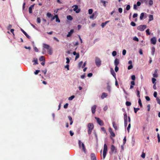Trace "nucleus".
Wrapping results in <instances>:
<instances>
[{"mask_svg":"<svg viewBox=\"0 0 160 160\" xmlns=\"http://www.w3.org/2000/svg\"><path fill=\"white\" fill-rule=\"evenodd\" d=\"M88 134L90 135L91 133L92 130L94 128V125L92 123H89L88 124Z\"/></svg>","mask_w":160,"mask_h":160,"instance_id":"nucleus-1","label":"nucleus"},{"mask_svg":"<svg viewBox=\"0 0 160 160\" xmlns=\"http://www.w3.org/2000/svg\"><path fill=\"white\" fill-rule=\"evenodd\" d=\"M95 63L96 65L98 67H99L101 65L102 61L100 58L98 57H96L95 58Z\"/></svg>","mask_w":160,"mask_h":160,"instance_id":"nucleus-2","label":"nucleus"},{"mask_svg":"<svg viewBox=\"0 0 160 160\" xmlns=\"http://www.w3.org/2000/svg\"><path fill=\"white\" fill-rule=\"evenodd\" d=\"M107 146L106 144H104V148L103 151V159H104L105 158L107 151Z\"/></svg>","mask_w":160,"mask_h":160,"instance_id":"nucleus-3","label":"nucleus"},{"mask_svg":"<svg viewBox=\"0 0 160 160\" xmlns=\"http://www.w3.org/2000/svg\"><path fill=\"white\" fill-rule=\"evenodd\" d=\"M95 118L96 120L98 123L101 126L104 125L103 121L101 120L99 118L95 117Z\"/></svg>","mask_w":160,"mask_h":160,"instance_id":"nucleus-4","label":"nucleus"},{"mask_svg":"<svg viewBox=\"0 0 160 160\" xmlns=\"http://www.w3.org/2000/svg\"><path fill=\"white\" fill-rule=\"evenodd\" d=\"M74 7L73 8V11L76 12L77 13H79L80 11V9H78V7L77 5H74L72 7Z\"/></svg>","mask_w":160,"mask_h":160,"instance_id":"nucleus-5","label":"nucleus"},{"mask_svg":"<svg viewBox=\"0 0 160 160\" xmlns=\"http://www.w3.org/2000/svg\"><path fill=\"white\" fill-rule=\"evenodd\" d=\"M146 25H141L138 27L137 29L138 30H144L146 28Z\"/></svg>","mask_w":160,"mask_h":160,"instance_id":"nucleus-6","label":"nucleus"},{"mask_svg":"<svg viewBox=\"0 0 160 160\" xmlns=\"http://www.w3.org/2000/svg\"><path fill=\"white\" fill-rule=\"evenodd\" d=\"M111 151L112 152L116 153L117 152V149L115 148V147L113 145H112L111 148Z\"/></svg>","mask_w":160,"mask_h":160,"instance_id":"nucleus-7","label":"nucleus"},{"mask_svg":"<svg viewBox=\"0 0 160 160\" xmlns=\"http://www.w3.org/2000/svg\"><path fill=\"white\" fill-rule=\"evenodd\" d=\"M55 18H56V22H60V20L58 18V16L57 15H55V16H54L52 18H51V20L52 21L54 20Z\"/></svg>","mask_w":160,"mask_h":160,"instance_id":"nucleus-8","label":"nucleus"},{"mask_svg":"<svg viewBox=\"0 0 160 160\" xmlns=\"http://www.w3.org/2000/svg\"><path fill=\"white\" fill-rule=\"evenodd\" d=\"M109 132H110L111 136L114 137L115 136V133L113 132L112 129L111 128H109Z\"/></svg>","mask_w":160,"mask_h":160,"instance_id":"nucleus-9","label":"nucleus"},{"mask_svg":"<svg viewBox=\"0 0 160 160\" xmlns=\"http://www.w3.org/2000/svg\"><path fill=\"white\" fill-rule=\"evenodd\" d=\"M97 108V106L94 105L91 108V110L92 113L94 114L96 112V109Z\"/></svg>","mask_w":160,"mask_h":160,"instance_id":"nucleus-10","label":"nucleus"},{"mask_svg":"<svg viewBox=\"0 0 160 160\" xmlns=\"http://www.w3.org/2000/svg\"><path fill=\"white\" fill-rule=\"evenodd\" d=\"M156 39L155 37L151 39V43L153 44H155L156 42Z\"/></svg>","mask_w":160,"mask_h":160,"instance_id":"nucleus-11","label":"nucleus"},{"mask_svg":"<svg viewBox=\"0 0 160 160\" xmlns=\"http://www.w3.org/2000/svg\"><path fill=\"white\" fill-rule=\"evenodd\" d=\"M91 157L92 160H96V157L94 153H92L91 154Z\"/></svg>","mask_w":160,"mask_h":160,"instance_id":"nucleus-12","label":"nucleus"},{"mask_svg":"<svg viewBox=\"0 0 160 160\" xmlns=\"http://www.w3.org/2000/svg\"><path fill=\"white\" fill-rule=\"evenodd\" d=\"M119 64V61L118 59L116 58L114 62V64L115 66H118Z\"/></svg>","mask_w":160,"mask_h":160,"instance_id":"nucleus-13","label":"nucleus"},{"mask_svg":"<svg viewBox=\"0 0 160 160\" xmlns=\"http://www.w3.org/2000/svg\"><path fill=\"white\" fill-rule=\"evenodd\" d=\"M109 21H107L104 22H102V23L101 24V26L102 28H104L107 24L109 22Z\"/></svg>","mask_w":160,"mask_h":160,"instance_id":"nucleus-14","label":"nucleus"},{"mask_svg":"<svg viewBox=\"0 0 160 160\" xmlns=\"http://www.w3.org/2000/svg\"><path fill=\"white\" fill-rule=\"evenodd\" d=\"M32 62H34L33 65H36L38 64V60L37 58H34L33 60L32 61Z\"/></svg>","mask_w":160,"mask_h":160,"instance_id":"nucleus-15","label":"nucleus"},{"mask_svg":"<svg viewBox=\"0 0 160 160\" xmlns=\"http://www.w3.org/2000/svg\"><path fill=\"white\" fill-rule=\"evenodd\" d=\"M107 96V93L105 92H103L102 93V96H101V98L102 99H103L104 98H106Z\"/></svg>","mask_w":160,"mask_h":160,"instance_id":"nucleus-16","label":"nucleus"},{"mask_svg":"<svg viewBox=\"0 0 160 160\" xmlns=\"http://www.w3.org/2000/svg\"><path fill=\"white\" fill-rule=\"evenodd\" d=\"M81 148H82V151L85 153L86 152V149L84 143H82Z\"/></svg>","mask_w":160,"mask_h":160,"instance_id":"nucleus-17","label":"nucleus"},{"mask_svg":"<svg viewBox=\"0 0 160 160\" xmlns=\"http://www.w3.org/2000/svg\"><path fill=\"white\" fill-rule=\"evenodd\" d=\"M43 47L47 50L49 49L50 48V47L49 45L45 43L43 44Z\"/></svg>","mask_w":160,"mask_h":160,"instance_id":"nucleus-18","label":"nucleus"},{"mask_svg":"<svg viewBox=\"0 0 160 160\" xmlns=\"http://www.w3.org/2000/svg\"><path fill=\"white\" fill-rule=\"evenodd\" d=\"M34 4L31 5L29 8V12L30 13H32V9L33 8Z\"/></svg>","mask_w":160,"mask_h":160,"instance_id":"nucleus-19","label":"nucleus"},{"mask_svg":"<svg viewBox=\"0 0 160 160\" xmlns=\"http://www.w3.org/2000/svg\"><path fill=\"white\" fill-rule=\"evenodd\" d=\"M112 125L115 130H117L118 129L117 126L115 122H112Z\"/></svg>","mask_w":160,"mask_h":160,"instance_id":"nucleus-20","label":"nucleus"},{"mask_svg":"<svg viewBox=\"0 0 160 160\" xmlns=\"http://www.w3.org/2000/svg\"><path fill=\"white\" fill-rule=\"evenodd\" d=\"M74 31H70V32L68 33V34L67 35V37H70L72 34L73 32Z\"/></svg>","mask_w":160,"mask_h":160,"instance_id":"nucleus-21","label":"nucleus"},{"mask_svg":"<svg viewBox=\"0 0 160 160\" xmlns=\"http://www.w3.org/2000/svg\"><path fill=\"white\" fill-rule=\"evenodd\" d=\"M47 16L48 17L50 18H53V15L51 13H50L49 12H48L47 13Z\"/></svg>","mask_w":160,"mask_h":160,"instance_id":"nucleus-22","label":"nucleus"},{"mask_svg":"<svg viewBox=\"0 0 160 160\" xmlns=\"http://www.w3.org/2000/svg\"><path fill=\"white\" fill-rule=\"evenodd\" d=\"M149 21H151L153 19V16L152 15H150L149 16Z\"/></svg>","mask_w":160,"mask_h":160,"instance_id":"nucleus-23","label":"nucleus"},{"mask_svg":"<svg viewBox=\"0 0 160 160\" xmlns=\"http://www.w3.org/2000/svg\"><path fill=\"white\" fill-rule=\"evenodd\" d=\"M24 34L26 36V37L28 38H30V37L27 34V33L25 32V31H22Z\"/></svg>","mask_w":160,"mask_h":160,"instance_id":"nucleus-24","label":"nucleus"},{"mask_svg":"<svg viewBox=\"0 0 160 160\" xmlns=\"http://www.w3.org/2000/svg\"><path fill=\"white\" fill-rule=\"evenodd\" d=\"M144 13L143 12H142L141 14L140 17V19L141 20H142L143 19V18L144 17Z\"/></svg>","mask_w":160,"mask_h":160,"instance_id":"nucleus-25","label":"nucleus"},{"mask_svg":"<svg viewBox=\"0 0 160 160\" xmlns=\"http://www.w3.org/2000/svg\"><path fill=\"white\" fill-rule=\"evenodd\" d=\"M151 50H152V55H153L154 54V52H155V48L153 47L151 48Z\"/></svg>","mask_w":160,"mask_h":160,"instance_id":"nucleus-26","label":"nucleus"},{"mask_svg":"<svg viewBox=\"0 0 160 160\" xmlns=\"http://www.w3.org/2000/svg\"><path fill=\"white\" fill-rule=\"evenodd\" d=\"M67 19L69 20H72V17L71 15H68L67 16Z\"/></svg>","mask_w":160,"mask_h":160,"instance_id":"nucleus-27","label":"nucleus"},{"mask_svg":"<svg viewBox=\"0 0 160 160\" xmlns=\"http://www.w3.org/2000/svg\"><path fill=\"white\" fill-rule=\"evenodd\" d=\"M111 74L112 75L114 78H115L116 76V74L114 72V71H113V70L112 69V71H111Z\"/></svg>","mask_w":160,"mask_h":160,"instance_id":"nucleus-28","label":"nucleus"},{"mask_svg":"<svg viewBox=\"0 0 160 160\" xmlns=\"http://www.w3.org/2000/svg\"><path fill=\"white\" fill-rule=\"evenodd\" d=\"M44 59H45V58L43 56H41L39 58V60L40 61H43L44 60Z\"/></svg>","mask_w":160,"mask_h":160,"instance_id":"nucleus-29","label":"nucleus"},{"mask_svg":"<svg viewBox=\"0 0 160 160\" xmlns=\"http://www.w3.org/2000/svg\"><path fill=\"white\" fill-rule=\"evenodd\" d=\"M101 2L103 3V5L105 7H106V1H104L103 0H101Z\"/></svg>","mask_w":160,"mask_h":160,"instance_id":"nucleus-30","label":"nucleus"},{"mask_svg":"<svg viewBox=\"0 0 160 160\" xmlns=\"http://www.w3.org/2000/svg\"><path fill=\"white\" fill-rule=\"evenodd\" d=\"M107 88L108 90L109 91V92H110L111 91V87L109 85H107Z\"/></svg>","mask_w":160,"mask_h":160,"instance_id":"nucleus-31","label":"nucleus"},{"mask_svg":"<svg viewBox=\"0 0 160 160\" xmlns=\"http://www.w3.org/2000/svg\"><path fill=\"white\" fill-rule=\"evenodd\" d=\"M126 104L127 106H130L131 104V103L128 101H127L126 102Z\"/></svg>","mask_w":160,"mask_h":160,"instance_id":"nucleus-32","label":"nucleus"},{"mask_svg":"<svg viewBox=\"0 0 160 160\" xmlns=\"http://www.w3.org/2000/svg\"><path fill=\"white\" fill-rule=\"evenodd\" d=\"M138 103H139V104L140 106L141 107H142V103L141 100L140 98H139V99L138 100Z\"/></svg>","mask_w":160,"mask_h":160,"instance_id":"nucleus-33","label":"nucleus"},{"mask_svg":"<svg viewBox=\"0 0 160 160\" xmlns=\"http://www.w3.org/2000/svg\"><path fill=\"white\" fill-rule=\"evenodd\" d=\"M74 97L75 96L74 95L71 96L69 98L68 100H72L74 98Z\"/></svg>","mask_w":160,"mask_h":160,"instance_id":"nucleus-34","label":"nucleus"},{"mask_svg":"<svg viewBox=\"0 0 160 160\" xmlns=\"http://www.w3.org/2000/svg\"><path fill=\"white\" fill-rule=\"evenodd\" d=\"M48 53L50 54V55H51L52 54V49L51 48H50L49 49H48Z\"/></svg>","mask_w":160,"mask_h":160,"instance_id":"nucleus-35","label":"nucleus"},{"mask_svg":"<svg viewBox=\"0 0 160 160\" xmlns=\"http://www.w3.org/2000/svg\"><path fill=\"white\" fill-rule=\"evenodd\" d=\"M12 25H9L8 28V30H14L13 29H12Z\"/></svg>","mask_w":160,"mask_h":160,"instance_id":"nucleus-36","label":"nucleus"},{"mask_svg":"<svg viewBox=\"0 0 160 160\" xmlns=\"http://www.w3.org/2000/svg\"><path fill=\"white\" fill-rule=\"evenodd\" d=\"M156 81V79L155 78H152V83L153 84H154V83L156 84V82H155V81Z\"/></svg>","mask_w":160,"mask_h":160,"instance_id":"nucleus-37","label":"nucleus"},{"mask_svg":"<svg viewBox=\"0 0 160 160\" xmlns=\"http://www.w3.org/2000/svg\"><path fill=\"white\" fill-rule=\"evenodd\" d=\"M115 71L116 72H117L119 70V68L118 67V66H115Z\"/></svg>","mask_w":160,"mask_h":160,"instance_id":"nucleus-38","label":"nucleus"},{"mask_svg":"<svg viewBox=\"0 0 160 160\" xmlns=\"http://www.w3.org/2000/svg\"><path fill=\"white\" fill-rule=\"evenodd\" d=\"M14 31H8V32H7L8 33H9V34H10L11 33H12V34H13V36H14V32H13Z\"/></svg>","mask_w":160,"mask_h":160,"instance_id":"nucleus-39","label":"nucleus"},{"mask_svg":"<svg viewBox=\"0 0 160 160\" xmlns=\"http://www.w3.org/2000/svg\"><path fill=\"white\" fill-rule=\"evenodd\" d=\"M88 13L89 14H92V13L93 10L92 9H90L88 10Z\"/></svg>","mask_w":160,"mask_h":160,"instance_id":"nucleus-40","label":"nucleus"},{"mask_svg":"<svg viewBox=\"0 0 160 160\" xmlns=\"http://www.w3.org/2000/svg\"><path fill=\"white\" fill-rule=\"evenodd\" d=\"M128 119V117L127 114H124V120H127Z\"/></svg>","mask_w":160,"mask_h":160,"instance_id":"nucleus-41","label":"nucleus"},{"mask_svg":"<svg viewBox=\"0 0 160 160\" xmlns=\"http://www.w3.org/2000/svg\"><path fill=\"white\" fill-rule=\"evenodd\" d=\"M130 128H131V124L130 123H129L128 125V126L127 128V130H128V132H129V130H130Z\"/></svg>","mask_w":160,"mask_h":160,"instance_id":"nucleus-42","label":"nucleus"},{"mask_svg":"<svg viewBox=\"0 0 160 160\" xmlns=\"http://www.w3.org/2000/svg\"><path fill=\"white\" fill-rule=\"evenodd\" d=\"M37 22L38 23H40L41 22V19L40 18H37Z\"/></svg>","mask_w":160,"mask_h":160,"instance_id":"nucleus-43","label":"nucleus"},{"mask_svg":"<svg viewBox=\"0 0 160 160\" xmlns=\"http://www.w3.org/2000/svg\"><path fill=\"white\" fill-rule=\"evenodd\" d=\"M157 137L158 138V142H160V136L158 133H157Z\"/></svg>","mask_w":160,"mask_h":160,"instance_id":"nucleus-44","label":"nucleus"},{"mask_svg":"<svg viewBox=\"0 0 160 160\" xmlns=\"http://www.w3.org/2000/svg\"><path fill=\"white\" fill-rule=\"evenodd\" d=\"M134 112L135 113H136L137 111L139 110V108H134Z\"/></svg>","mask_w":160,"mask_h":160,"instance_id":"nucleus-45","label":"nucleus"},{"mask_svg":"<svg viewBox=\"0 0 160 160\" xmlns=\"http://www.w3.org/2000/svg\"><path fill=\"white\" fill-rule=\"evenodd\" d=\"M137 96L139 98H140V92L138 90H137Z\"/></svg>","mask_w":160,"mask_h":160,"instance_id":"nucleus-46","label":"nucleus"},{"mask_svg":"<svg viewBox=\"0 0 160 160\" xmlns=\"http://www.w3.org/2000/svg\"><path fill=\"white\" fill-rule=\"evenodd\" d=\"M82 143L81 142L80 140H79L78 141V144L80 148H81Z\"/></svg>","mask_w":160,"mask_h":160,"instance_id":"nucleus-47","label":"nucleus"},{"mask_svg":"<svg viewBox=\"0 0 160 160\" xmlns=\"http://www.w3.org/2000/svg\"><path fill=\"white\" fill-rule=\"evenodd\" d=\"M156 100L158 103L160 105V99L158 98H157Z\"/></svg>","mask_w":160,"mask_h":160,"instance_id":"nucleus-48","label":"nucleus"},{"mask_svg":"<svg viewBox=\"0 0 160 160\" xmlns=\"http://www.w3.org/2000/svg\"><path fill=\"white\" fill-rule=\"evenodd\" d=\"M153 4V1L152 0H150L149 1V4L150 5H152Z\"/></svg>","mask_w":160,"mask_h":160,"instance_id":"nucleus-49","label":"nucleus"},{"mask_svg":"<svg viewBox=\"0 0 160 160\" xmlns=\"http://www.w3.org/2000/svg\"><path fill=\"white\" fill-rule=\"evenodd\" d=\"M130 5H127L126 8V9L127 10H128V11L130 9Z\"/></svg>","mask_w":160,"mask_h":160,"instance_id":"nucleus-50","label":"nucleus"},{"mask_svg":"<svg viewBox=\"0 0 160 160\" xmlns=\"http://www.w3.org/2000/svg\"><path fill=\"white\" fill-rule=\"evenodd\" d=\"M101 130L102 131H103L104 132V133H106V130H105V129L104 127H102V128H101Z\"/></svg>","mask_w":160,"mask_h":160,"instance_id":"nucleus-51","label":"nucleus"},{"mask_svg":"<svg viewBox=\"0 0 160 160\" xmlns=\"http://www.w3.org/2000/svg\"><path fill=\"white\" fill-rule=\"evenodd\" d=\"M133 68V66L132 65H130L128 67V70L131 69H132Z\"/></svg>","mask_w":160,"mask_h":160,"instance_id":"nucleus-52","label":"nucleus"},{"mask_svg":"<svg viewBox=\"0 0 160 160\" xmlns=\"http://www.w3.org/2000/svg\"><path fill=\"white\" fill-rule=\"evenodd\" d=\"M117 54V52L115 51H113L112 52V55L113 56H115Z\"/></svg>","mask_w":160,"mask_h":160,"instance_id":"nucleus-53","label":"nucleus"},{"mask_svg":"<svg viewBox=\"0 0 160 160\" xmlns=\"http://www.w3.org/2000/svg\"><path fill=\"white\" fill-rule=\"evenodd\" d=\"M133 40L134 41H136L137 42H138L139 41L137 37H136L133 38Z\"/></svg>","mask_w":160,"mask_h":160,"instance_id":"nucleus-54","label":"nucleus"},{"mask_svg":"<svg viewBox=\"0 0 160 160\" xmlns=\"http://www.w3.org/2000/svg\"><path fill=\"white\" fill-rule=\"evenodd\" d=\"M141 156L142 158H145V154L144 152H142Z\"/></svg>","mask_w":160,"mask_h":160,"instance_id":"nucleus-55","label":"nucleus"},{"mask_svg":"<svg viewBox=\"0 0 160 160\" xmlns=\"http://www.w3.org/2000/svg\"><path fill=\"white\" fill-rule=\"evenodd\" d=\"M128 125V120H124V126L125 127H126Z\"/></svg>","mask_w":160,"mask_h":160,"instance_id":"nucleus-56","label":"nucleus"},{"mask_svg":"<svg viewBox=\"0 0 160 160\" xmlns=\"http://www.w3.org/2000/svg\"><path fill=\"white\" fill-rule=\"evenodd\" d=\"M131 79L133 81H134L135 79V76L134 75H132L131 76Z\"/></svg>","mask_w":160,"mask_h":160,"instance_id":"nucleus-57","label":"nucleus"},{"mask_svg":"<svg viewBox=\"0 0 160 160\" xmlns=\"http://www.w3.org/2000/svg\"><path fill=\"white\" fill-rule=\"evenodd\" d=\"M131 25L132 26H136V24L135 23L133 22H132L131 23Z\"/></svg>","mask_w":160,"mask_h":160,"instance_id":"nucleus-58","label":"nucleus"},{"mask_svg":"<svg viewBox=\"0 0 160 160\" xmlns=\"http://www.w3.org/2000/svg\"><path fill=\"white\" fill-rule=\"evenodd\" d=\"M157 92H154V93H153V96H154V97L156 98H158L157 97Z\"/></svg>","mask_w":160,"mask_h":160,"instance_id":"nucleus-59","label":"nucleus"},{"mask_svg":"<svg viewBox=\"0 0 160 160\" xmlns=\"http://www.w3.org/2000/svg\"><path fill=\"white\" fill-rule=\"evenodd\" d=\"M82 63H83V62L82 61L80 62L79 63H78V66H79V67H80L81 66Z\"/></svg>","mask_w":160,"mask_h":160,"instance_id":"nucleus-60","label":"nucleus"},{"mask_svg":"<svg viewBox=\"0 0 160 160\" xmlns=\"http://www.w3.org/2000/svg\"><path fill=\"white\" fill-rule=\"evenodd\" d=\"M79 53H78L76 55V56L75 57V60H76L77 58H79Z\"/></svg>","mask_w":160,"mask_h":160,"instance_id":"nucleus-61","label":"nucleus"},{"mask_svg":"<svg viewBox=\"0 0 160 160\" xmlns=\"http://www.w3.org/2000/svg\"><path fill=\"white\" fill-rule=\"evenodd\" d=\"M40 70H36V71L34 72V74L35 75H37L39 72Z\"/></svg>","mask_w":160,"mask_h":160,"instance_id":"nucleus-62","label":"nucleus"},{"mask_svg":"<svg viewBox=\"0 0 160 160\" xmlns=\"http://www.w3.org/2000/svg\"><path fill=\"white\" fill-rule=\"evenodd\" d=\"M153 77H155V78H157L158 77V75L156 73H154L153 74Z\"/></svg>","mask_w":160,"mask_h":160,"instance_id":"nucleus-63","label":"nucleus"},{"mask_svg":"<svg viewBox=\"0 0 160 160\" xmlns=\"http://www.w3.org/2000/svg\"><path fill=\"white\" fill-rule=\"evenodd\" d=\"M68 106V103H66V104H65L64 106V108H67Z\"/></svg>","mask_w":160,"mask_h":160,"instance_id":"nucleus-64","label":"nucleus"}]
</instances>
